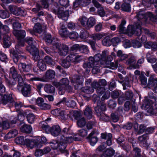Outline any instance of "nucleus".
Masks as SVG:
<instances>
[{"mask_svg": "<svg viewBox=\"0 0 157 157\" xmlns=\"http://www.w3.org/2000/svg\"><path fill=\"white\" fill-rule=\"evenodd\" d=\"M107 52L104 50L102 51V54H101V57H100L101 61H104L105 63L107 62H111L113 59V57H112V56L110 55L107 56Z\"/></svg>", "mask_w": 157, "mask_h": 157, "instance_id": "21", "label": "nucleus"}, {"mask_svg": "<svg viewBox=\"0 0 157 157\" xmlns=\"http://www.w3.org/2000/svg\"><path fill=\"white\" fill-rule=\"evenodd\" d=\"M62 88L69 84V81L68 79L66 78H63L60 80Z\"/></svg>", "mask_w": 157, "mask_h": 157, "instance_id": "60", "label": "nucleus"}, {"mask_svg": "<svg viewBox=\"0 0 157 157\" xmlns=\"http://www.w3.org/2000/svg\"><path fill=\"white\" fill-rule=\"evenodd\" d=\"M133 151L135 154V156L134 157H143L141 156V150L140 148L136 146L133 147Z\"/></svg>", "mask_w": 157, "mask_h": 157, "instance_id": "49", "label": "nucleus"}, {"mask_svg": "<svg viewBox=\"0 0 157 157\" xmlns=\"http://www.w3.org/2000/svg\"><path fill=\"white\" fill-rule=\"evenodd\" d=\"M44 89L46 92L49 94L54 93L55 92V87L51 85L48 84L45 85Z\"/></svg>", "mask_w": 157, "mask_h": 157, "instance_id": "31", "label": "nucleus"}, {"mask_svg": "<svg viewBox=\"0 0 157 157\" xmlns=\"http://www.w3.org/2000/svg\"><path fill=\"white\" fill-rule=\"evenodd\" d=\"M71 62L67 58L63 59L61 63L62 66L65 68H68L71 65Z\"/></svg>", "mask_w": 157, "mask_h": 157, "instance_id": "51", "label": "nucleus"}, {"mask_svg": "<svg viewBox=\"0 0 157 157\" xmlns=\"http://www.w3.org/2000/svg\"><path fill=\"white\" fill-rule=\"evenodd\" d=\"M127 64L129 65L131 69L132 68H135L136 67L135 62L134 59L132 58H129L127 61Z\"/></svg>", "mask_w": 157, "mask_h": 157, "instance_id": "57", "label": "nucleus"}, {"mask_svg": "<svg viewBox=\"0 0 157 157\" xmlns=\"http://www.w3.org/2000/svg\"><path fill=\"white\" fill-rule=\"evenodd\" d=\"M134 94L133 92L131 90L126 91L125 92V98L126 99L129 100L131 102L135 101V99L133 98Z\"/></svg>", "mask_w": 157, "mask_h": 157, "instance_id": "26", "label": "nucleus"}, {"mask_svg": "<svg viewBox=\"0 0 157 157\" xmlns=\"http://www.w3.org/2000/svg\"><path fill=\"white\" fill-rule=\"evenodd\" d=\"M3 47L4 48H8L11 44L10 38L8 35H5L4 36L3 38Z\"/></svg>", "mask_w": 157, "mask_h": 157, "instance_id": "27", "label": "nucleus"}, {"mask_svg": "<svg viewBox=\"0 0 157 157\" xmlns=\"http://www.w3.org/2000/svg\"><path fill=\"white\" fill-rule=\"evenodd\" d=\"M10 75L12 76L14 79H16V78L18 77L19 75H20L18 74L15 68L13 67L10 68Z\"/></svg>", "mask_w": 157, "mask_h": 157, "instance_id": "41", "label": "nucleus"}, {"mask_svg": "<svg viewBox=\"0 0 157 157\" xmlns=\"http://www.w3.org/2000/svg\"><path fill=\"white\" fill-rule=\"evenodd\" d=\"M9 10L12 14L16 16H23L24 11L20 8L14 5H10L9 6Z\"/></svg>", "mask_w": 157, "mask_h": 157, "instance_id": "16", "label": "nucleus"}, {"mask_svg": "<svg viewBox=\"0 0 157 157\" xmlns=\"http://www.w3.org/2000/svg\"><path fill=\"white\" fill-rule=\"evenodd\" d=\"M121 95L118 91L115 90L112 92L111 94V97L113 99H116L118 98Z\"/></svg>", "mask_w": 157, "mask_h": 157, "instance_id": "64", "label": "nucleus"}, {"mask_svg": "<svg viewBox=\"0 0 157 157\" xmlns=\"http://www.w3.org/2000/svg\"><path fill=\"white\" fill-rule=\"evenodd\" d=\"M155 129V127H149L146 128V130L145 132V134L144 135H146L147 136H148V135L153 133Z\"/></svg>", "mask_w": 157, "mask_h": 157, "instance_id": "58", "label": "nucleus"}, {"mask_svg": "<svg viewBox=\"0 0 157 157\" xmlns=\"http://www.w3.org/2000/svg\"><path fill=\"white\" fill-rule=\"evenodd\" d=\"M55 2L54 0H41V4L43 7L46 9L48 8L50 5H51L52 8V6Z\"/></svg>", "mask_w": 157, "mask_h": 157, "instance_id": "28", "label": "nucleus"}, {"mask_svg": "<svg viewBox=\"0 0 157 157\" xmlns=\"http://www.w3.org/2000/svg\"><path fill=\"white\" fill-rule=\"evenodd\" d=\"M21 125V126L20 127V129L21 132L26 133H29V126L25 124L22 121H20L18 126H20Z\"/></svg>", "mask_w": 157, "mask_h": 157, "instance_id": "25", "label": "nucleus"}, {"mask_svg": "<svg viewBox=\"0 0 157 157\" xmlns=\"http://www.w3.org/2000/svg\"><path fill=\"white\" fill-rule=\"evenodd\" d=\"M101 54L98 53L95 55L94 57L90 56L88 59V61L84 63L83 64V67L84 68H86V70H88L87 68H92L94 65H98V64L101 63Z\"/></svg>", "mask_w": 157, "mask_h": 157, "instance_id": "7", "label": "nucleus"}, {"mask_svg": "<svg viewBox=\"0 0 157 157\" xmlns=\"http://www.w3.org/2000/svg\"><path fill=\"white\" fill-rule=\"evenodd\" d=\"M0 60L2 62L6 63L8 61V59L6 55L0 51Z\"/></svg>", "mask_w": 157, "mask_h": 157, "instance_id": "62", "label": "nucleus"}, {"mask_svg": "<svg viewBox=\"0 0 157 157\" xmlns=\"http://www.w3.org/2000/svg\"><path fill=\"white\" fill-rule=\"evenodd\" d=\"M40 58L38 59L34 60L38 61L37 65L39 69V71H43L46 70V65L44 60L42 59H40Z\"/></svg>", "mask_w": 157, "mask_h": 157, "instance_id": "22", "label": "nucleus"}, {"mask_svg": "<svg viewBox=\"0 0 157 157\" xmlns=\"http://www.w3.org/2000/svg\"><path fill=\"white\" fill-rule=\"evenodd\" d=\"M127 30L132 35L134 34L140 36L141 33V26L139 23H135L133 25H128Z\"/></svg>", "mask_w": 157, "mask_h": 157, "instance_id": "10", "label": "nucleus"}, {"mask_svg": "<svg viewBox=\"0 0 157 157\" xmlns=\"http://www.w3.org/2000/svg\"><path fill=\"white\" fill-rule=\"evenodd\" d=\"M24 46L23 43L19 41L18 44H17L15 46V50L11 51V53L13 55V60L15 63H17L19 59L26 58L25 56L21 55L23 53V52L21 47Z\"/></svg>", "mask_w": 157, "mask_h": 157, "instance_id": "6", "label": "nucleus"}, {"mask_svg": "<svg viewBox=\"0 0 157 157\" xmlns=\"http://www.w3.org/2000/svg\"><path fill=\"white\" fill-rule=\"evenodd\" d=\"M9 29L6 25H4L2 26L0 29V32L4 36L7 35L6 34L9 32Z\"/></svg>", "mask_w": 157, "mask_h": 157, "instance_id": "55", "label": "nucleus"}, {"mask_svg": "<svg viewBox=\"0 0 157 157\" xmlns=\"http://www.w3.org/2000/svg\"><path fill=\"white\" fill-rule=\"evenodd\" d=\"M156 14H154L152 12H147V14L148 17L151 19L157 24V10H156Z\"/></svg>", "mask_w": 157, "mask_h": 157, "instance_id": "47", "label": "nucleus"}, {"mask_svg": "<svg viewBox=\"0 0 157 157\" xmlns=\"http://www.w3.org/2000/svg\"><path fill=\"white\" fill-rule=\"evenodd\" d=\"M66 58L71 63L74 64H77L84 60L83 56L81 55L77 54V53H71L67 56Z\"/></svg>", "mask_w": 157, "mask_h": 157, "instance_id": "12", "label": "nucleus"}, {"mask_svg": "<svg viewBox=\"0 0 157 157\" xmlns=\"http://www.w3.org/2000/svg\"><path fill=\"white\" fill-rule=\"evenodd\" d=\"M71 81L76 90H79L81 87L83 86L84 78L81 75H74L72 77Z\"/></svg>", "mask_w": 157, "mask_h": 157, "instance_id": "9", "label": "nucleus"}, {"mask_svg": "<svg viewBox=\"0 0 157 157\" xmlns=\"http://www.w3.org/2000/svg\"><path fill=\"white\" fill-rule=\"evenodd\" d=\"M126 21L125 20L122 21L118 26L117 28V30L121 33H123L124 31L125 27L124 25L126 24Z\"/></svg>", "mask_w": 157, "mask_h": 157, "instance_id": "44", "label": "nucleus"}, {"mask_svg": "<svg viewBox=\"0 0 157 157\" xmlns=\"http://www.w3.org/2000/svg\"><path fill=\"white\" fill-rule=\"evenodd\" d=\"M97 105L94 110L97 116L101 121L107 122L109 120V116L104 113L106 110V105L104 101L98 100L97 101Z\"/></svg>", "mask_w": 157, "mask_h": 157, "instance_id": "2", "label": "nucleus"}, {"mask_svg": "<svg viewBox=\"0 0 157 157\" xmlns=\"http://www.w3.org/2000/svg\"><path fill=\"white\" fill-rule=\"evenodd\" d=\"M44 62L48 65L51 66H54L55 64V62L52 58L48 56H46L43 59Z\"/></svg>", "mask_w": 157, "mask_h": 157, "instance_id": "33", "label": "nucleus"}, {"mask_svg": "<svg viewBox=\"0 0 157 157\" xmlns=\"http://www.w3.org/2000/svg\"><path fill=\"white\" fill-rule=\"evenodd\" d=\"M88 48L87 46L85 45H80L79 53L88 54L89 52Z\"/></svg>", "mask_w": 157, "mask_h": 157, "instance_id": "46", "label": "nucleus"}, {"mask_svg": "<svg viewBox=\"0 0 157 157\" xmlns=\"http://www.w3.org/2000/svg\"><path fill=\"white\" fill-rule=\"evenodd\" d=\"M9 12L3 10H0V17L2 19H5L9 17Z\"/></svg>", "mask_w": 157, "mask_h": 157, "instance_id": "59", "label": "nucleus"}, {"mask_svg": "<svg viewBox=\"0 0 157 157\" xmlns=\"http://www.w3.org/2000/svg\"><path fill=\"white\" fill-rule=\"evenodd\" d=\"M146 59L147 62L151 63L155 62L157 59L156 57L152 55L149 53H147L146 54Z\"/></svg>", "mask_w": 157, "mask_h": 157, "instance_id": "37", "label": "nucleus"}, {"mask_svg": "<svg viewBox=\"0 0 157 157\" xmlns=\"http://www.w3.org/2000/svg\"><path fill=\"white\" fill-rule=\"evenodd\" d=\"M43 39L47 43L50 44L53 41L51 35L49 33H46L44 34Z\"/></svg>", "mask_w": 157, "mask_h": 157, "instance_id": "39", "label": "nucleus"}, {"mask_svg": "<svg viewBox=\"0 0 157 157\" xmlns=\"http://www.w3.org/2000/svg\"><path fill=\"white\" fill-rule=\"evenodd\" d=\"M79 90H81L82 92L87 94L92 93L94 91V89L92 87L87 86L85 87L82 86L81 89H79Z\"/></svg>", "mask_w": 157, "mask_h": 157, "instance_id": "30", "label": "nucleus"}, {"mask_svg": "<svg viewBox=\"0 0 157 157\" xmlns=\"http://www.w3.org/2000/svg\"><path fill=\"white\" fill-rule=\"evenodd\" d=\"M55 46L58 49V53L60 56H65L67 54L69 48L64 44H60L59 43L57 42L55 44Z\"/></svg>", "mask_w": 157, "mask_h": 157, "instance_id": "13", "label": "nucleus"}, {"mask_svg": "<svg viewBox=\"0 0 157 157\" xmlns=\"http://www.w3.org/2000/svg\"><path fill=\"white\" fill-rule=\"evenodd\" d=\"M95 23V19L93 17H90L87 20L86 24L87 27L90 28L93 27Z\"/></svg>", "mask_w": 157, "mask_h": 157, "instance_id": "48", "label": "nucleus"}, {"mask_svg": "<svg viewBox=\"0 0 157 157\" xmlns=\"http://www.w3.org/2000/svg\"><path fill=\"white\" fill-rule=\"evenodd\" d=\"M86 139L90 144L92 146H94L98 140V138L97 136L87 137Z\"/></svg>", "mask_w": 157, "mask_h": 157, "instance_id": "32", "label": "nucleus"}, {"mask_svg": "<svg viewBox=\"0 0 157 157\" xmlns=\"http://www.w3.org/2000/svg\"><path fill=\"white\" fill-rule=\"evenodd\" d=\"M91 87L96 89V92L99 96H101L105 90V89L103 87H101L99 85V82L94 80L92 83L91 84Z\"/></svg>", "mask_w": 157, "mask_h": 157, "instance_id": "15", "label": "nucleus"}, {"mask_svg": "<svg viewBox=\"0 0 157 157\" xmlns=\"http://www.w3.org/2000/svg\"><path fill=\"white\" fill-rule=\"evenodd\" d=\"M47 142L46 138L44 136L36 137L34 139H30V149L34 147L40 148L43 144H46L47 143Z\"/></svg>", "mask_w": 157, "mask_h": 157, "instance_id": "8", "label": "nucleus"}, {"mask_svg": "<svg viewBox=\"0 0 157 157\" xmlns=\"http://www.w3.org/2000/svg\"><path fill=\"white\" fill-rule=\"evenodd\" d=\"M89 32L85 29L81 30L80 33L79 37L82 39H85L89 36Z\"/></svg>", "mask_w": 157, "mask_h": 157, "instance_id": "43", "label": "nucleus"}, {"mask_svg": "<svg viewBox=\"0 0 157 157\" xmlns=\"http://www.w3.org/2000/svg\"><path fill=\"white\" fill-rule=\"evenodd\" d=\"M59 142L57 140H52L49 142L51 148L53 149H58L60 151H62L67 146V144L71 143L74 140L75 141H78L79 140L76 137H73L72 136H60Z\"/></svg>", "mask_w": 157, "mask_h": 157, "instance_id": "1", "label": "nucleus"}, {"mask_svg": "<svg viewBox=\"0 0 157 157\" xmlns=\"http://www.w3.org/2000/svg\"><path fill=\"white\" fill-rule=\"evenodd\" d=\"M86 121L85 118L81 117L77 120V124L78 127H82L85 126Z\"/></svg>", "mask_w": 157, "mask_h": 157, "instance_id": "50", "label": "nucleus"}, {"mask_svg": "<svg viewBox=\"0 0 157 157\" xmlns=\"http://www.w3.org/2000/svg\"><path fill=\"white\" fill-rule=\"evenodd\" d=\"M69 33L67 28L62 25L60 30L59 31V33L61 37L63 38L68 37Z\"/></svg>", "mask_w": 157, "mask_h": 157, "instance_id": "23", "label": "nucleus"}, {"mask_svg": "<svg viewBox=\"0 0 157 157\" xmlns=\"http://www.w3.org/2000/svg\"><path fill=\"white\" fill-rule=\"evenodd\" d=\"M117 103L115 101L110 100L108 101V106L110 108L114 109L116 106Z\"/></svg>", "mask_w": 157, "mask_h": 157, "instance_id": "63", "label": "nucleus"}, {"mask_svg": "<svg viewBox=\"0 0 157 157\" xmlns=\"http://www.w3.org/2000/svg\"><path fill=\"white\" fill-rule=\"evenodd\" d=\"M55 74V73L54 71L51 70H48L45 75V78L47 79H52L54 78Z\"/></svg>", "mask_w": 157, "mask_h": 157, "instance_id": "40", "label": "nucleus"}, {"mask_svg": "<svg viewBox=\"0 0 157 157\" xmlns=\"http://www.w3.org/2000/svg\"><path fill=\"white\" fill-rule=\"evenodd\" d=\"M13 33L14 35L18 39L17 44H18L19 42L21 41L24 44V42L22 41L21 40L23 39L25 36L26 35L25 32L24 30H15L13 32Z\"/></svg>", "mask_w": 157, "mask_h": 157, "instance_id": "19", "label": "nucleus"}, {"mask_svg": "<svg viewBox=\"0 0 157 157\" xmlns=\"http://www.w3.org/2000/svg\"><path fill=\"white\" fill-rule=\"evenodd\" d=\"M68 37L71 39H76L78 37V34L75 31H72L69 33Z\"/></svg>", "mask_w": 157, "mask_h": 157, "instance_id": "56", "label": "nucleus"}, {"mask_svg": "<svg viewBox=\"0 0 157 157\" xmlns=\"http://www.w3.org/2000/svg\"><path fill=\"white\" fill-rule=\"evenodd\" d=\"M132 46L134 48H138L142 46L141 43L137 40L134 39L132 40Z\"/></svg>", "mask_w": 157, "mask_h": 157, "instance_id": "52", "label": "nucleus"}, {"mask_svg": "<svg viewBox=\"0 0 157 157\" xmlns=\"http://www.w3.org/2000/svg\"><path fill=\"white\" fill-rule=\"evenodd\" d=\"M33 30L35 33L40 34L43 31L41 25L39 22L35 23L33 27Z\"/></svg>", "mask_w": 157, "mask_h": 157, "instance_id": "34", "label": "nucleus"}, {"mask_svg": "<svg viewBox=\"0 0 157 157\" xmlns=\"http://www.w3.org/2000/svg\"><path fill=\"white\" fill-rule=\"evenodd\" d=\"M50 130V133L54 136H56L60 134H61V136L63 135L67 136L68 135H72L73 133L70 127L64 128L63 130H61L60 126L58 125L52 126Z\"/></svg>", "mask_w": 157, "mask_h": 157, "instance_id": "3", "label": "nucleus"}, {"mask_svg": "<svg viewBox=\"0 0 157 157\" xmlns=\"http://www.w3.org/2000/svg\"><path fill=\"white\" fill-rule=\"evenodd\" d=\"M84 114L88 119L91 118L92 112L91 108L89 107H87L84 110Z\"/></svg>", "mask_w": 157, "mask_h": 157, "instance_id": "42", "label": "nucleus"}, {"mask_svg": "<svg viewBox=\"0 0 157 157\" xmlns=\"http://www.w3.org/2000/svg\"><path fill=\"white\" fill-rule=\"evenodd\" d=\"M66 101H67V98L66 97H63L62 99H60L57 102L56 101H54L53 104L54 105L61 108L66 102Z\"/></svg>", "mask_w": 157, "mask_h": 157, "instance_id": "45", "label": "nucleus"}, {"mask_svg": "<svg viewBox=\"0 0 157 157\" xmlns=\"http://www.w3.org/2000/svg\"><path fill=\"white\" fill-rule=\"evenodd\" d=\"M111 42L110 38L108 36H106L104 39L102 41V44L105 46H109V43Z\"/></svg>", "mask_w": 157, "mask_h": 157, "instance_id": "61", "label": "nucleus"}, {"mask_svg": "<svg viewBox=\"0 0 157 157\" xmlns=\"http://www.w3.org/2000/svg\"><path fill=\"white\" fill-rule=\"evenodd\" d=\"M34 39L30 37V54L32 56L33 60H37L40 58L39 52L38 48L33 43Z\"/></svg>", "mask_w": 157, "mask_h": 157, "instance_id": "11", "label": "nucleus"}, {"mask_svg": "<svg viewBox=\"0 0 157 157\" xmlns=\"http://www.w3.org/2000/svg\"><path fill=\"white\" fill-rule=\"evenodd\" d=\"M121 10L122 11L129 12L131 11L130 4L129 3H123L121 6Z\"/></svg>", "mask_w": 157, "mask_h": 157, "instance_id": "35", "label": "nucleus"}, {"mask_svg": "<svg viewBox=\"0 0 157 157\" xmlns=\"http://www.w3.org/2000/svg\"><path fill=\"white\" fill-rule=\"evenodd\" d=\"M59 2L62 7L66 8L69 6V0H58Z\"/></svg>", "mask_w": 157, "mask_h": 157, "instance_id": "54", "label": "nucleus"}, {"mask_svg": "<svg viewBox=\"0 0 157 157\" xmlns=\"http://www.w3.org/2000/svg\"><path fill=\"white\" fill-rule=\"evenodd\" d=\"M149 139V136L146 135H143L138 137V141L139 143L143 147H147L148 146L147 140Z\"/></svg>", "mask_w": 157, "mask_h": 157, "instance_id": "20", "label": "nucleus"}, {"mask_svg": "<svg viewBox=\"0 0 157 157\" xmlns=\"http://www.w3.org/2000/svg\"><path fill=\"white\" fill-rule=\"evenodd\" d=\"M19 70L22 71L24 72H29V66L26 65L25 63H20L18 64Z\"/></svg>", "mask_w": 157, "mask_h": 157, "instance_id": "29", "label": "nucleus"}, {"mask_svg": "<svg viewBox=\"0 0 157 157\" xmlns=\"http://www.w3.org/2000/svg\"><path fill=\"white\" fill-rule=\"evenodd\" d=\"M106 148V147L104 144H102L99 145L96 149V153L93 155L92 157H99L100 155L102 154L103 150Z\"/></svg>", "mask_w": 157, "mask_h": 157, "instance_id": "24", "label": "nucleus"}, {"mask_svg": "<svg viewBox=\"0 0 157 157\" xmlns=\"http://www.w3.org/2000/svg\"><path fill=\"white\" fill-rule=\"evenodd\" d=\"M7 98L5 100L6 103L4 105L7 104H11L12 105L14 106L17 110H18L22 107V103L20 102H15L12 97L11 95L9 94L7 95Z\"/></svg>", "mask_w": 157, "mask_h": 157, "instance_id": "14", "label": "nucleus"}, {"mask_svg": "<svg viewBox=\"0 0 157 157\" xmlns=\"http://www.w3.org/2000/svg\"><path fill=\"white\" fill-rule=\"evenodd\" d=\"M145 72L144 71L141 72V75L139 76V80L141 84L143 85H146L147 84V78L145 76Z\"/></svg>", "mask_w": 157, "mask_h": 157, "instance_id": "38", "label": "nucleus"}, {"mask_svg": "<svg viewBox=\"0 0 157 157\" xmlns=\"http://www.w3.org/2000/svg\"><path fill=\"white\" fill-rule=\"evenodd\" d=\"M80 45L78 44L73 45L71 48L70 51L73 53H77V54L79 53Z\"/></svg>", "mask_w": 157, "mask_h": 157, "instance_id": "53", "label": "nucleus"}, {"mask_svg": "<svg viewBox=\"0 0 157 157\" xmlns=\"http://www.w3.org/2000/svg\"><path fill=\"white\" fill-rule=\"evenodd\" d=\"M115 154V150L111 147L107 148L102 154L100 155L99 157H112Z\"/></svg>", "mask_w": 157, "mask_h": 157, "instance_id": "18", "label": "nucleus"}, {"mask_svg": "<svg viewBox=\"0 0 157 157\" xmlns=\"http://www.w3.org/2000/svg\"><path fill=\"white\" fill-rule=\"evenodd\" d=\"M21 90L22 93L24 96H28L29 93V85L25 83Z\"/></svg>", "mask_w": 157, "mask_h": 157, "instance_id": "36", "label": "nucleus"}, {"mask_svg": "<svg viewBox=\"0 0 157 157\" xmlns=\"http://www.w3.org/2000/svg\"><path fill=\"white\" fill-rule=\"evenodd\" d=\"M155 75H151L148 79L147 85L151 87L153 91L155 93H157V78H154Z\"/></svg>", "mask_w": 157, "mask_h": 157, "instance_id": "17", "label": "nucleus"}, {"mask_svg": "<svg viewBox=\"0 0 157 157\" xmlns=\"http://www.w3.org/2000/svg\"><path fill=\"white\" fill-rule=\"evenodd\" d=\"M142 107L144 108V109L147 110V112L151 114L156 113L155 112L157 111V101H153L147 97H145Z\"/></svg>", "mask_w": 157, "mask_h": 157, "instance_id": "4", "label": "nucleus"}, {"mask_svg": "<svg viewBox=\"0 0 157 157\" xmlns=\"http://www.w3.org/2000/svg\"><path fill=\"white\" fill-rule=\"evenodd\" d=\"M52 10L55 14L57 15L58 17L63 20L67 21L68 19V13L64 11V8L59 6L57 2H55L52 6Z\"/></svg>", "mask_w": 157, "mask_h": 157, "instance_id": "5", "label": "nucleus"}]
</instances>
